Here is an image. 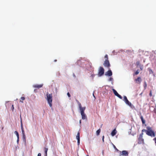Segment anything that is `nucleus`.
Returning <instances> with one entry per match:
<instances>
[{"label": "nucleus", "instance_id": "f257e3e1", "mask_svg": "<svg viewBox=\"0 0 156 156\" xmlns=\"http://www.w3.org/2000/svg\"><path fill=\"white\" fill-rule=\"evenodd\" d=\"M147 130L145 129H142V132H145L147 135L151 137H154L155 136V133L154 131L151 128L149 127H147Z\"/></svg>", "mask_w": 156, "mask_h": 156}, {"label": "nucleus", "instance_id": "f03ea898", "mask_svg": "<svg viewBox=\"0 0 156 156\" xmlns=\"http://www.w3.org/2000/svg\"><path fill=\"white\" fill-rule=\"evenodd\" d=\"M78 105L79 109L80 110L81 115L82 116V118L83 119H87V117L84 113V111L86 109L85 107H82L80 103H78Z\"/></svg>", "mask_w": 156, "mask_h": 156}, {"label": "nucleus", "instance_id": "7ed1b4c3", "mask_svg": "<svg viewBox=\"0 0 156 156\" xmlns=\"http://www.w3.org/2000/svg\"><path fill=\"white\" fill-rule=\"evenodd\" d=\"M47 97V100L48 101V103L50 107H51L52 104V94H49L48 92H47L46 95Z\"/></svg>", "mask_w": 156, "mask_h": 156}, {"label": "nucleus", "instance_id": "20e7f679", "mask_svg": "<svg viewBox=\"0 0 156 156\" xmlns=\"http://www.w3.org/2000/svg\"><path fill=\"white\" fill-rule=\"evenodd\" d=\"M104 73V69L102 67H100L98 70V75L99 76H102Z\"/></svg>", "mask_w": 156, "mask_h": 156}, {"label": "nucleus", "instance_id": "39448f33", "mask_svg": "<svg viewBox=\"0 0 156 156\" xmlns=\"http://www.w3.org/2000/svg\"><path fill=\"white\" fill-rule=\"evenodd\" d=\"M143 133L141 134H140L139 137L138 139V143L139 144H143L144 143V140L143 138Z\"/></svg>", "mask_w": 156, "mask_h": 156}, {"label": "nucleus", "instance_id": "423d86ee", "mask_svg": "<svg viewBox=\"0 0 156 156\" xmlns=\"http://www.w3.org/2000/svg\"><path fill=\"white\" fill-rule=\"evenodd\" d=\"M104 65L105 67L109 68L110 66V64L109 60L108 59H105L103 64Z\"/></svg>", "mask_w": 156, "mask_h": 156}, {"label": "nucleus", "instance_id": "0eeeda50", "mask_svg": "<svg viewBox=\"0 0 156 156\" xmlns=\"http://www.w3.org/2000/svg\"><path fill=\"white\" fill-rule=\"evenodd\" d=\"M134 81L136 83L140 84L142 81V79L140 77H138L134 80Z\"/></svg>", "mask_w": 156, "mask_h": 156}, {"label": "nucleus", "instance_id": "6e6552de", "mask_svg": "<svg viewBox=\"0 0 156 156\" xmlns=\"http://www.w3.org/2000/svg\"><path fill=\"white\" fill-rule=\"evenodd\" d=\"M112 90L115 96H117L118 97H119V98L121 99H122V97L120 95L118 94V93L115 89H113Z\"/></svg>", "mask_w": 156, "mask_h": 156}, {"label": "nucleus", "instance_id": "1a4fd4ad", "mask_svg": "<svg viewBox=\"0 0 156 156\" xmlns=\"http://www.w3.org/2000/svg\"><path fill=\"white\" fill-rule=\"evenodd\" d=\"M112 73L111 70H109L105 73V75L107 76H110L112 75Z\"/></svg>", "mask_w": 156, "mask_h": 156}, {"label": "nucleus", "instance_id": "9d476101", "mask_svg": "<svg viewBox=\"0 0 156 156\" xmlns=\"http://www.w3.org/2000/svg\"><path fill=\"white\" fill-rule=\"evenodd\" d=\"M43 84H36L34 85L33 86V87L35 88H40L42 87H43Z\"/></svg>", "mask_w": 156, "mask_h": 156}, {"label": "nucleus", "instance_id": "9b49d317", "mask_svg": "<svg viewBox=\"0 0 156 156\" xmlns=\"http://www.w3.org/2000/svg\"><path fill=\"white\" fill-rule=\"evenodd\" d=\"M122 155H124L125 156H127L128 155V153L127 151H123L122 152Z\"/></svg>", "mask_w": 156, "mask_h": 156}, {"label": "nucleus", "instance_id": "f8f14e48", "mask_svg": "<svg viewBox=\"0 0 156 156\" xmlns=\"http://www.w3.org/2000/svg\"><path fill=\"white\" fill-rule=\"evenodd\" d=\"M117 131L116 129H115L111 132V134L112 136H114L116 133Z\"/></svg>", "mask_w": 156, "mask_h": 156}, {"label": "nucleus", "instance_id": "ddd939ff", "mask_svg": "<svg viewBox=\"0 0 156 156\" xmlns=\"http://www.w3.org/2000/svg\"><path fill=\"white\" fill-rule=\"evenodd\" d=\"M140 118L141 119L142 124H144L145 122V121L144 119L143 116L142 115H141V116H140Z\"/></svg>", "mask_w": 156, "mask_h": 156}, {"label": "nucleus", "instance_id": "4468645a", "mask_svg": "<svg viewBox=\"0 0 156 156\" xmlns=\"http://www.w3.org/2000/svg\"><path fill=\"white\" fill-rule=\"evenodd\" d=\"M21 129L23 135H24V133H25L24 131V130L23 128V126L22 123H21Z\"/></svg>", "mask_w": 156, "mask_h": 156}, {"label": "nucleus", "instance_id": "2eb2a0df", "mask_svg": "<svg viewBox=\"0 0 156 156\" xmlns=\"http://www.w3.org/2000/svg\"><path fill=\"white\" fill-rule=\"evenodd\" d=\"M101 129H99L96 131V134L97 136H98L99 135L101 132Z\"/></svg>", "mask_w": 156, "mask_h": 156}, {"label": "nucleus", "instance_id": "dca6fc26", "mask_svg": "<svg viewBox=\"0 0 156 156\" xmlns=\"http://www.w3.org/2000/svg\"><path fill=\"white\" fill-rule=\"evenodd\" d=\"M80 133L79 132H78L76 135V138L77 140H80Z\"/></svg>", "mask_w": 156, "mask_h": 156}, {"label": "nucleus", "instance_id": "f3484780", "mask_svg": "<svg viewBox=\"0 0 156 156\" xmlns=\"http://www.w3.org/2000/svg\"><path fill=\"white\" fill-rule=\"evenodd\" d=\"M148 70L149 71V74H152L153 73V72L152 70L150 68H148Z\"/></svg>", "mask_w": 156, "mask_h": 156}, {"label": "nucleus", "instance_id": "a211bd4d", "mask_svg": "<svg viewBox=\"0 0 156 156\" xmlns=\"http://www.w3.org/2000/svg\"><path fill=\"white\" fill-rule=\"evenodd\" d=\"M139 70L138 69L136 70V71L133 74V76H135V75H138L139 73Z\"/></svg>", "mask_w": 156, "mask_h": 156}, {"label": "nucleus", "instance_id": "6ab92c4d", "mask_svg": "<svg viewBox=\"0 0 156 156\" xmlns=\"http://www.w3.org/2000/svg\"><path fill=\"white\" fill-rule=\"evenodd\" d=\"M14 133L15 134H16V135L17 136V138H19V133H18V132H17V131H15L14 132Z\"/></svg>", "mask_w": 156, "mask_h": 156}, {"label": "nucleus", "instance_id": "aec40b11", "mask_svg": "<svg viewBox=\"0 0 156 156\" xmlns=\"http://www.w3.org/2000/svg\"><path fill=\"white\" fill-rule=\"evenodd\" d=\"M124 100L125 102L128 101L126 96H124Z\"/></svg>", "mask_w": 156, "mask_h": 156}, {"label": "nucleus", "instance_id": "412c9836", "mask_svg": "<svg viewBox=\"0 0 156 156\" xmlns=\"http://www.w3.org/2000/svg\"><path fill=\"white\" fill-rule=\"evenodd\" d=\"M144 89H146V87H147V84L146 82H145L144 83Z\"/></svg>", "mask_w": 156, "mask_h": 156}, {"label": "nucleus", "instance_id": "4be33fe9", "mask_svg": "<svg viewBox=\"0 0 156 156\" xmlns=\"http://www.w3.org/2000/svg\"><path fill=\"white\" fill-rule=\"evenodd\" d=\"M125 103L128 105H131V103L129 101H128L125 102Z\"/></svg>", "mask_w": 156, "mask_h": 156}, {"label": "nucleus", "instance_id": "5701e85b", "mask_svg": "<svg viewBox=\"0 0 156 156\" xmlns=\"http://www.w3.org/2000/svg\"><path fill=\"white\" fill-rule=\"evenodd\" d=\"M129 106L131 107V108L133 109H135V107L133 105H132L131 103V105H129Z\"/></svg>", "mask_w": 156, "mask_h": 156}, {"label": "nucleus", "instance_id": "b1692460", "mask_svg": "<svg viewBox=\"0 0 156 156\" xmlns=\"http://www.w3.org/2000/svg\"><path fill=\"white\" fill-rule=\"evenodd\" d=\"M136 65L137 66H138L140 65V62L139 61H137L136 63Z\"/></svg>", "mask_w": 156, "mask_h": 156}, {"label": "nucleus", "instance_id": "393cba45", "mask_svg": "<svg viewBox=\"0 0 156 156\" xmlns=\"http://www.w3.org/2000/svg\"><path fill=\"white\" fill-rule=\"evenodd\" d=\"M105 58L106 59H108V55H106L105 56Z\"/></svg>", "mask_w": 156, "mask_h": 156}, {"label": "nucleus", "instance_id": "a878e982", "mask_svg": "<svg viewBox=\"0 0 156 156\" xmlns=\"http://www.w3.org/2000/svg\"><path fill=\"white\" fill-rule=\"evenodd\" d=\"M20 99H21V100L23 101V100H24L25 99V98L23 97H22Z\"/></svg>", "mask_w": 156, "mask_h": 156}, {"label": "nucleus", "instance_id": "bb28decb", "mask_svg": "<svg viewBox=\"0 0 156 156\" xmlns=\"http://www.w3.org/2000/svg\"><path fill=\"white\" fill-rule=\"evenodd\" d=\"M140 68L141 70H142L143 69V66H140Z\"/></svg>", "mask_w": 156, "mask_h": 156}, {"label": "nucleus", "instance_id": "cd10ccee", "mask_svg": "<svg viewBox=\"0 0 156 156\" xmlns=\"http://www.w3.org/2000/svg\"><path fill=\"white\" fill-rule=\"evenodd\" d=\"M48 150V148H45V152L46 153V154H47V152Z\"/></svg>", "mask_w": 156, "mask_h": 156}, {"label": "nucleus", "instance_id": "c85d7f7f", "mask_svg": "<svg viewBox=\"0 0 156 156\" xmlns=\"http://www.w3.org/2000/svg\"><path fill=\"white\" fill-rule=\"evenodd\" d=\"M149 96H150V97H151L152 96V92H151V90L150 91V93H149Z\"/></svg>", "mask_w": 156, "mask_h": 156}, {"label": "nucleus", "instance_id": "c756f323", "mask_svg": "<svg viewBox=\"0 0 156 156\" xmlns=\"http://www.w3.org/2000/svg\"><path fill=\"white\" fill-rule=\"evenodd\" d=\"M67 95L69 97H70L71 96H70V94H69V92L67 93Z\"/></svg>", "mask_w": 156, "mask_h": 156}, {"label": "nucleus", "instance_id": "7c9ffc66", "mask_svg": "<svg viewBox=\"0 0 156 156\" xmlns=\"http://www.w3.org/2000/svg\"><path fill=\"white\" fill-rule=\"evenodd\" d=\"M104 136H102V141H103V142H104Z\"/></svg>", "mask_w": 156, "mask_h": 156}, {"label": "nucleus", "instance_id": "2f4dec72", "mask_svg": "<svg viewBox=\"0 0 156 156\" xmlns=\"http://www.w3.org/2000/svg\"><path fill=\"white\" fill-rule=\"evenodd\" d=\"M77 143H78V145H79L80 144V140H77Z\"/></svg>", "mask_w": 156, "mask_h": 156}, {"label": "nucleus", "instance_id": "473e14b6", "mask_svg": "<svg viewBox=\"0 0 156 156\" xmlns=\"http://www.w3.org/2000/svg\"><path fill=\"white\" fill-rule=\"evenodd\" d=\"M113 147L115 149H116V150L117 151H118V150L116 148V147L114 145H113Z\"/></svg>", "mask_w": 156, "mask_h": 156}, {"label": "nucleus", "instance_id": "72a5a7b5", "mask_svg": "<svg viewBox=\"0 0 156 156\" xmlns=\"http://www.w3.org/2000/svg\"><path fill=\"white\" fill-rule=\"evenodd\" d=\"M12 111H13V109H14V105H12Z\"/></svg>", "mask_w": 156, "mask_h": 156}, {"label": "nucleus", "instance_id": "f704fd0d", "mask_svg": "<svg viewBox=\"0 0 156 156\" xmlns=\"http://www.w3.org/2000/svg\"><path fill=\"white\" fill-rule=\"evenodd\" d=\"M154 141H155V143L156 144V137L154 138Z\"/></svg>", "mask_w": 156, "mask_h": 156}, {"label": "nucleus", "instance_id": "c9c22d12", "mask_svg": "<svg viewBox=\"0 0 156 156\" xmlns=\"http://www.w3.org/2000/svg\"><path fill=\"white\" fill-rule=\"evenodd\" d=\"M113 80V79L112 78H110L109 79V81H112Z\"/></svg>", "mask_w": 156, "mask_h": 156}, {"label": "nucleus", "instance_id": "e433bc0d", "mask_svg": "<svg viewBox=\"0 0 156 156\" xmlns=\"http://www.w3.org/2000/svg\"><path fill=\"white\" fill-rule=\"evenodd\" d=\"M93 97H94V99H96V98H95V96H94V91L93 92Z\"/></svg>", "mask_w": 156, "mask_h": 156}, {"label": "nucleus", "instance_id": "4c0bfd02", "mask_svg": "<svg viewBox=\"0 0 156 156\" xmlns=\"http://www.w3.org/2000/svg\"><path fill=\"white\" fill-rule=\"evenodd\" d=\"M41 156V154L40 153H39L38 154L37 156Z\"/></svg>", "mask_w": 156, "mask_h": 156}, {"label": "nucleus", "instance_id": "58836bf2", "mask_svg": "<svg viewBox=\"0 0 156 156\" xmlns=\"http://www.w3.org/2000/svg\"><path fill=\"white\" fill-rule=\"evenodd\" d=\"M19 138H17V142L18 143H19Z\"/></svg>", "mask_w": 156, "mask_h": 156}, {"label": "nucleus", "instance_id": "ea45409f", "mask_svg": "<svg viewBox=\"0 0 156 156\" xmlns=\"http://www.w3.org/2000/svg\"><path fill=\"white\" fill-rule=\"evenodd\" d=\"M23 135V138H25V134H24V135Z\"/></svg>", "mask_w": 156, "mask_h": 156}, {"label": "nucleus", "instance_id": "a19ab883", "mask_svg": "<svg viewBox=\"0 0 156 156\" xmlns=\"http://www.w3.org/2000/svg\"><path fill=\"white\" fill-rule=\"evenodd\" d=\"M57 61V60H56V59H55V60H54V62H56Z\"/></svg>", "mask_w": 156, "mask_h": 156}, {"label": "nucleus", "instance_id": "79ce46f5", "mask_svg": "<svg viewBox=\"0 0 156 156\" xmlns=\"http://www.w3.org/2000/svg\"><path fill=\"white\" fill-rule=\"evenodd\" d=\"M80 123H81V120H80Z\"/></svg>", "mask_w": 156, "mask_h": 156}, {"label": "nucleus", "instance_id": "37998d69", "mask_svg": "<svg viewBox=\"0 0 156 156\" xmlns=\"http://www.w3.org/2000/svg\"><path fill=\"white\" fill-rule=\"evenodd\" d=\"M20 102H22V103L23 102V101H22L21 100H20Z\"/></svg>", "mask_w": 156, "mask_h": 156}]
</instances>
